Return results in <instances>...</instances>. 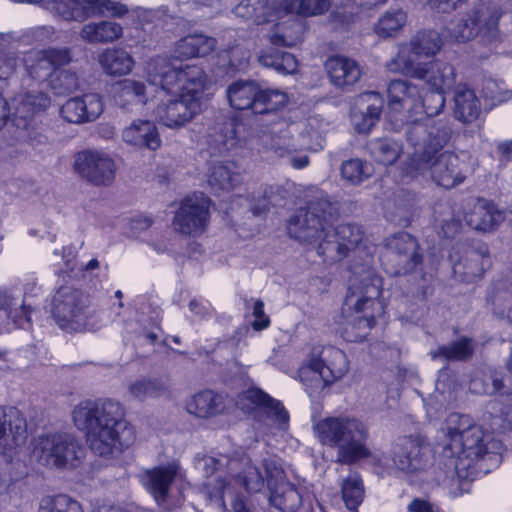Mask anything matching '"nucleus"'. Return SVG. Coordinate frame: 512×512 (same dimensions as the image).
Wrapping results in <instances>:
<instances>
[{
    "mask_svg": "<svg viewBox=\"0 0 512 512\" xmlns=\"http://www.w3.org/2000/svg\"><path fill=\"white\" fill-rule=\"evenodd\" d=\"M452 137V128L444 121L411 119L406 139L414 148L407 169L412 176L429 174L438 186L454 188L473 172L469 157L450 151L441 153Z\"/></svg>",
    "mask_w": 512,
    "mask_h": 512,
    "instance_id": "nucleus-1",
    "label": "nucleus"
},
{
    "mask_svg": "<svg viewBox=\"0 0 512 512\" xmlns=\"http://www.w3.org/2000/svg\"><path fill=\"white\" fill-rule=\"evenodd\" d=\"M124 416L122 405L110 399L84 400L72 411L74 425L85 432L91 450L103 457L119 454L134 443L135 431Z\"/></svg>",
    "mask_w": 512,
    "mask_h": 512,
    "instance_id": "nucleus-2",
    "label": "nucleus"
},
{
    "mask_svg": "<svg viewBox=\"0 0 512 512\" xmlns=\"http://www.w3.org/2000/svg\"><path fill=\"white\" fill-rule=\"evenodd\" d=\"M314 433L321 444L337 449V463L352 465L364 459H372L375 465L385 467L382 459L373 455L368 446V425L358 418L326 417L314 425Z\"/></svg>",
    "mask_w": 512,
    "mask_h": 512,
    "instance_id": "nucleus-3",
    "label": "nucleus"
},
{
    "mask_svg": "<svg viewBox=\"0 0 512 512\" xmlns=\"http://www.w3.org/2000/svg\"><path fill=\"white\" fill-rule=\"evenodd\" d=\"M149 82L159 85L170 94H180L202 103V94L208 84L204 69L198 65L176 66L164 56L150 59L146 64Z\"/></svg>",
    "mask_w": 512,
    "mask_h": 512,
    "instance_id": "nucleus-4",
    "label": "nucleus"
},
{
    "mask_svg": "<svg viewBox=\"0 0 512 512\" xmlns=\"http://www.w3.org/2000/svg\"><path fill=\"white\" fill-rule=\"evenodd\" d=\"M382 292V278L370 267L355 272L349 293L343 306V313H349L351 322L359 329H370L376 318L384 313L385 305L379 299Z\"/></svg>",
    "mask_w": 512,
    "mask_h": 512,
    "instance_id": "nucleus-5",
    "label": "nucleus"
},
{
    "mask_svg": "<svg viewBox=\"0 0 512 512\" xmlns=\"http://www.w3.org/2000/svg\"><path fill=\"white\" fill-rule=\"evenodd\" d=\"M401 68L393 67L394 73H400L407 77L422 80L433 91L427 97L431 98L435 105H426L425 114L427 119H432L438 115L445 106L444 94L451 90L456 82V73L454 67L441 59H435L429 62H412L406 54H402L398 59Z\"/></svg>",
    "mask_w": 512,
    "mask_h": 512,
    "instance_id": "nucleus-6",
    "label": "nucleus"
},
{
    "mask_svg": "<svg viewBox=\"0 0 512 512\" xmlns=\"http://www.w3.org/2000/svg\"><path fill=\"white\" fill-rule=\"evenodd\" d=\"M502 11L497 6L479 5L456 17L445 29V37L456 43H468L476 38L485 44L501 40L499 20Z\"/></svg>",
    "mask_w": 512,
    "mask_h": 512,
    "instance_id": "nucleus-7",
    "label": "nucleus"
},
{
    "mask_svg": "<svg viewBox=\"0 0 512 512\" xmlns=\"http://www.w3.org/2000/svg\"><path fill=\"white\" fill-rule=\"evenodd\" d=\"M338 216L337 208L324 197L299 209L289 221L288 232L301 243L314 245L330 237V227Z\"/></svg>",
    "mask_w": 512,
    "mask_h": 512,
    "instance_id": "nucleus-8",
    "label": "nucleus"
},
{
    "mask_svg": "<svg viewBox=\"0 0 512 512\" xmlns=\"http://www.w3.org/2000/svg\"><path fill=\"white\" fill-rule=\"evenodd\" d=\"M345 353L334 347H315L307 366L300 370L302 380L311 376L315 388H324L341 379L348 371Z\"/></svg>",
    "mask_w": 512,
    "mask_h": 512,
    "instance_id": "nucleus-9",
    "label": "nucleus"
},
{
    "mask_svg": "<svg viewBox=\"0 0 512 512\" xmlns=\"http://www.w3.org/2000/svg\"><path fill=\"white\" fill-rule=\"evenodd\" d=\"M72 61V51L67 47H50L32 50L24 55L25 76L23 84L26 91H37L34 86L46 85L56 69L68 65Z\"/></svg>",
    "mask_w": 512,
    "mask_h": 512,
    "instance_id": "nucleus-10",
    "label": "nucleus"
},
{
    "mask_svg": "<svg viewBox=\"0 0 512 512\" xmlns=\"http://www.w3.org/2000/svg\"><path fill=\"white\" fill-rule=\"evenodd\" d=\"M33 455L47 467H75L84 456V448L74 436L46 435L36 439Z\"/></svg>",
    "mask_w": 512,
    "mask_h": 512,
    "instance_id": "nucleus-11",
    "label": "nucleus"
},
{
    "mask_svg": "<svg viewBox=\"0 0 512 512\" xmlns=\"http://www.w3.org/2000/svg\"><path fill=\"white\" fill-rule=\"evenodd\" d=\"M52 315L61 329L80 331L90 315L89 299L79 289L62 286L53 297Z\"/></svg>",
    "mask_w": 512,
    "mask_h": 512,
    "instance_id": "nucleus-12",
    "label": "nucleus"
},
{
    "mask_svg": "<svg viewBox=\"0 0 512 512\" xmlns=\"http://www.w3.org/2000/svg\"><path fill=\"white\" fill-rule=\"evenodd\" d=\"M50 98L43 91H21L12 100L14 125L23 131L22 138L32 145L42 143L43 135L32 126L34 116L50 106Z\"/></svg>",
    "mask_w": 512,
    "mask_h": 512,
    "instance_id": "nucleus-13",
    "label": "nucleus"
},
{
    "mask_svg": "<svg viewBox=\"0 0 512 512\" xmlns=\"http://www.w3.org/2000/svg\"><path fill=\"white\" fill-rule=\"evenodd\" d=\"M421 260L418 243L410 234L398 233L386 240L382 262L389 274H407L413 271Z\"/></svg>",
    "mask_w": 512,
    "mask_h": 512,
    "instance_id": "nucleus-14",
    "label": "nucleus"
},
{
    "mask_svg": "<svg viewBox=\"0 0 512 512\" xmlns=\"http://www.w3.org/2000/svg\"><path fill=\"white\" fill-rule=\"evenodd\" d=\"M263 466L270 491V504L282 512H296L302 504V494L298 487L284 479V471L276 459H265Z\"/></svg>",
    "mask_w": 512,
    "mask_h": 512,
    "instance_id": "nucleus-15",
    "label": "nucleus"
},
{
    "mask_svg": "<svg viewBox=\"0 0 512 512\" xmlns=\"http://www.w3.org/2000/svg\"><path fill=\"white\" fill-rule=\"evenodd\" d=\"M28 438L24 414L13 406H0V459L9 463Z\"/></svg>",
    "mask_w": 512,
    "mask_h": 512,
    "instance_id": "nucleus-16",
    "label": "nucleus"
},
{
    "mask_svg": "<svg viewBox=\"0 0 512 512\" xmlns=\"http://www.w3.org/2000/svg\"><path fill=\"white\" fill-rule=\"evenodd\" d=\"M75 172L85 181L97 187L110 186L116 175V164L107 153L99 150H83L75 155Z\"/></svg>",
    "mask_w": 512,
    "mask_h": 512,
    "instance_id": "nucleus-17",
    "label": "nucleus"
},
{
    "mask_svg": "<svg viewBox=\"0 0 512 512\" xmlns=\"http://www.w3.org/2000/svg\"><path fill=\"white\" fill-rule=\"evenodd\" d=\"M209 215L207 197L202 194L187 197L182 200L175 212L172 221L173 229L179 234L197 237L206 230Z\"/></svg>",
    "mask_w": 512,
    "mask_h": 512,
    "instance_id": "nucleus-18",
    "label": "nucleus"
},
{
    "mask_svg": "<svg viewBox=\"0 0 512 512\" xmlns=\"http://www.w3.org/2000/svg\"><path fill=\"white\" fill-rule=\"evenodd\" d=\"M202 470L208 480L203 484V494L207 499L215 504L219 509L225 510L224 495L230 492V486L221 474H217L215 478H211L214 473H219L227 469L228 472L234 473L239 462L235 459H229L227 456L220 457L206 456L201 461Z\"/></svg>",
    "mask_w": 512,
    "mask_h": 512,
    "instance_id": "nucleus-19",
    "label": "nucleus"
},
{
    "mask_svg": "<svg viewBox=\"0 0 512 512\" xmlns=\"http://www.w3.org/2000/svg\"><path fill=\"white\" fill-rule=\"evenodd\" d=\"M363 238L361 228L356 224H340L330 227V237L319 243L317 254L327 262L340 261L352 251Z\"/></svg>",
    "mask_w": 512,
    "mask_h": 512,
    "instance_id": "nucleus-20",
    "label": "nucleus"
},
{
    "mask_svg": "<svg viewBox=\"0 0 512 512\" xmlns=\"http://www.w3.org/2000/svg\"><path fill=\"white\" fill-rule=\"evenodd\" d=\"M161 101L153 111L155 119L170 129H179L190 123L202 110V103L180 94Z\"/></svg>",
    "mask_w": 512,
    "mask_h": 512,
    "instance_id": "nucleus-21",
    "label": "nucleus"
},
{
    "mask_svg": "<svg viewBox=\"0 0 512 512\" xmlns=\"http://www.w3.org/2000/svg\"><path fill=\"white\" fill-rule=\"evenodd\" d=\"M243 124L235 119H227L210 128L206 144L211 155H225L245 145Z\"/></svg>",
    "mask_w": 512,
    "mask_h": 512,
    "instance_id": "nucleus-22",
    "label": "nucleus"
},
{
    "mask_svg": "<svg viewBox=\"0 0 512 512\" xmlns=\"http://www.w3.org/2000/svg\"><path fill=\"white\" fill-rule=\"evenodd\" d=\"M422 91L423 88L409 80H392L387 87L389 106L396 111H406L411 116L425 113L427 104L422 103Z\"/></svg>",
    "mask_w": 512,
    "mask_h": 512,
    "instance_id": "nucleus-23",
    "label": "nucleus"
},
{
    "mask_svg": "<svg viewBox=\"0 0 512 512\" xmlns=\"http://www.w3.org/2000/svg\"><path fill=\"white\" fill-rule=\"evenodd\" d=\"M442 45V38L437 31L432 29L419 31L410 39L409 43L400 47L396 57L389 61L386 67L391 72H394L393 67L401 68L398 59L403 53L412 62H418L417 60L422 57H433L441 50Z\"/></svg>",
    "mask_w": 512,
    "mask_h": 512,
    "instance_id": "nucleus-24",
    "label": "nucleus"
},
{
    "mask_svg": "<svg viewBox=\"0 0 512 512\" xmlns=\"http://www.w3.org/2000/svg\"><path fill=\"white\" fill-rule=\"evenodd\" d=\"M427 446L420 436L399 438L392 449L395 467L404 472H415L425 465Z\"/></svg>",
    "mask_w": 512,
    "mask_h": 512,
    "instance_id": "nucleus-25",
    "label": "nucleus"
},
{
    "mask_svg": "<svg viewBox=\"0 0 512 512\" xmlns=\"http://www.w3.org/2000/svg\"><path fill=\"white\" fill-rule=\"evenodd\" d=\"M496 448L498 443L489 434H485L481 426L475 424L449 450L455 456L478 460L486 455L491 457L495 454L492 449Z\"/></svg>",
    "mask_w": 512,
    "mask_h": 512,
    "instance_id": "nucleus-26",
    "label": "nucleus"
},
{
    "mask_svg": "<svg viewBox=\"0 0 512 512\" xmlns=\"http://www.w3.org/2000/svg\"><path fill=\"white\" fill-rule=\"evenodd\" d=\"M492 260L488 248L484 245L467 249L454 263V275L461 281L473 283L481 279L491 267Z\"/></svg>",
    "mask_w": 512,
    "mask_h": 512,
    "instance_id": "nucleus-27",
    "label": "nucleus"
},
{
    "mask_svg": "<svg viewBox=\"0 0 512 512\" xmlns=\"http://www.w3.org/2000/svg\"><path fill=\"white\" fill-rule=\"evenodd\" d=\"M103 112L102 99L98 94L89 93L67 100L61 107L62 117L75 124L96 120Z\"/></svg>",
    "mask_w": 512,
    "mask_h": 512,
    "instance_id": "nucleus-28",
    "label": "nucleus"
},
{
    "mask_svg": "<svg viewBox=\"0 0 512 512\" xmlns=\"http://www.w3.org/2000/svg\"><path fill=\"white\" fill-rule=\"evenodd\" d=\"M242 410H251L252 405L260 406L264 414L273 424L284 426L288 423L289 415L280 401L271 398L267 393L258 388H250L244 391L237 402Z\"/></svg>",
    "mask_w": 512,
    "mask_h": 512,
    "instance_id": "nucleus-29",
    "label": "nucleus"
},
{
    "mask_svg": "<svg viewBox=\"0 0 512 512\" xmlns=\"http://www.w3.org/2000/svg\"><path fill=\"white\" fill-rule=\"evenodd\" d=\"M179 474V464L177 462H170L146 470L142 474V481L158 504L163 505L168 497L171 484Z\"/></svg>",
    "mask_w": 512,
    "mask_h": 512,
    "instance_id": "nucleus-30",
    "label": "nucleus"
},
{
    "mask_svg": "<svg viewBox=\"0 0 512 512\" xmlns=\"http://www.w3.org/2000/svg\"><path fill=\"white\" fill-rule=\"evenodd\" d=\"M267 36L274 46L292 47L302 41L305 23L296 14H281Z\"/></svg>",
    "mask_w": 512,
    "mask_h": 512,
    "instance_id": "nucleus-31",
    "label": "nucleus"
},
{
    "mask_svg": "<svg viewBox=\"0 0 512 512\" xmlns=\"http://www.w3.org/2000/svg\"><path fill=\"white\" fill-rule=\"evenodd\" d=\"M504 213L493 202L476 199L465 214L466 223L473 229L483 232L493 231L504 221Z\"/></svg>",
    "mask_w": 512,
    "mask_h": 512,
    "instance_id": "nucleus-32",
    "label": "nucleus"
},
{
    "mask_svg": "<svg viewBox=\"0 0 512 512\" xmlns=\"http://www.w3.org/2000/svg\"><path fill=\"white\" fill-rule=\"evenodd\" d=\"M123 141L140 149L155 151L161 146V138L156 125L150 120H133L122 130Z\"/></svg>",
    "mask_w": 512,
    "mask_h": 512,
    "instance_id": "nucleus-33",
    "label": "nucleus"
},
{
    "mask_svg": "<svg viewBox=\"0 0 512 512\" xmlns=\"http://www.w3.org/2000/svg\"><path fill=\"white\" fill-rule=\"evenodd\" d=\"M227 408V398L210 389L194 394L186 402L188 413L204 419L223 414Z\"/></svg>",
    "mask_w": 512,
    "mask_h": 512,
    "instance_id": "nucleus-34",
    "label": "nucleus"
},
{
    "mask_svg": "<svg viewBox=\"0 0 512 512\" xmlns=\"http://www.w3.org/2000/svg\"><path fill=\"white\" fill-rule=\"evenodd\" d=\"M30 322V309L24 302L19 303L7 289L0 290V331L10 327L23 328Z\"/></svg>",
    "mask_w": 512,
    "mask_h": 512,
    "instance_id": "nucleus-35",
    "label": "nucleus"
},
{
    "mask_svg": "<svg viewBox=\"0 0 512 512\" xmlns=\"http://www.w3.org/2000/svg\"><path fill=\"white\" fill-rule=\"evenodd\" d=\"M325 67L333 85L340 88L354 85L362 75L358 63L344 56L329 58Z\"/></svg>",
    "mask_w": 512,
    "mask_h": 512,
    "instance_id": "nucleus-36",
    "label": "nucleus"
},
{
    "mask_svg": "<svg viewBox=\"0 0 512 512\" xmlns=\"http://www.w3.org/2000/svg\"><path fill=\"white\" fill-rule=\"evenodd\" d=\"M382 104V98L377 92H366L359 96L358 105L366 106V110L353 112L352 121L358 133H368L379 121Z\"/></svg>",
    "mask_w": 512,
    "mask_h": 512,
    "instance_id": "nucleus-37",
    "label": "nucleus"
},
{
    "mask_svg": "<svg viewBox=\"0 0 512 512\" xmlns=\"http://www.w3.org/2000/svg\"><path fill=\"white\" fill-rule=\"evenodd\" d=\"M123 35L121 24L111 20L89 22L82 26L79 37L88 44H110L119 40Z\"/></svg>",
    "mask_w": 512,
    "mask_h": 512,
    "instance_id": "nucleus-38",
    "label": "nucleus"
},
{
    "mask_svg": "<svg viewBox=\"0 0 512 512\" xmlns=\"http://www.w3.org/2000/svg\"><path fill=\"white\" fill-rule=\"evenodd\" d=\"M98 63L103 71L110 76L129 74L134 67L132 55L124 48H106L98 55Z\"/></svg>",
    "mask_w": 512,
    "mask_h": 512,
    "instance_id": "nucleus-39",
    "label": "nucleus"
},
{
    "mask_svg": "<svg viewBox=\"0 0 512 512\" xmlns=\"http://www.w3.org/2000/svg\"><path fill=\"white\" fill-rule=\"evenodd\" d=\"M207 177L209 186L216 193L230 191L241 182L240 174L234 162L217 161L212 163Z\"/></svg>",
    "mask_w": 512,
    "mask_h": 512,
    "instance_id": "nucleus-40",
    "label": "nucleus"
},
{
    "mask_svg": "<svg viewBox=\"0 0 512 512\" xmlns=\"http://www.w3.org/2000/svg\"><path fill=\"white\" fill-rule=\"evenodd\" d=\"M258 93V84L248 80L235 81L226 91L231 107L237 110L251 109L253 113Z\"/></svg>",
    "mask_w": 512,
    "mask_h": 512,
    "instance_id": "nucleus-41",
    "label": "nucleus"
},
{
    "mask_svg": "<svg viewBox=\"0 0 512 512\" xmlns=\"http://www.w3.org/2000/svg\"><path fill=\"white\" fill-rule=\"evenodd\" d=\"M217 41L202 34H193L181 38L175 44V55L178 58L203 57L212 52Z\"/></svg>",
    "mask_w": 512,
    "mask_h": 512,
    "instance_id": "nucleus-42",
    "label": "nucleus"
},
{
    "mask_svg": "<svg viewBox=\"0 0 512 512\" xmlns=\"http://www.w3.org/2000/svg\"><path fill=\"white\" fill-rule=\"evenodd\" d=\"M510 378L498 371L481 373L474 376L470 381V390L475 394L494 395L497 393L510 395L512 391L508 389Z\"/></svg>",
    "mask_w": 512,
    "mask_h": 512,
    "instance_id": "nucleus-43",
    "label": "nucleus"
},
{
    "mask_svg": "<svg viewBox=\"0 0 512 512\" xmlns=\"http://www.w3.org/2000/svg\"><path fill=\"white\" fill-rule=\"evenodd\" d=\"M455 118L464 123L476 120L481 112L480 101L475 92L466 86L458 87L454 95Z\"/></svg>",
    "mask_w": 512,
    "mask_h": 512,
    "instance_id": "nucleus-44",
    "label": "nucleus"
},
{
    "mask_svg": "<svg viewBox=\"0 0 512 512\" xmlns=\"http://www.w3.org/2000/svg\"><path fill=\"white\" fill-rule=\"evenodd\" d=\"M130 398L138 401L157 399L166 396L169 392L168 385L159 378H140L127 386Z\"/></svg>",
    "mask_w": 512,
    "mask_h": 512,
    "instance_id": "nucleus-45",
    "label": "nucleus"
},
{
    "mask_svg": "<svg viewBox=\"0 0 512 512\" xmlns=\"http://www.w3.org/2000/svg\"><path fill=\"white\" fill-rule=\"evenodd\" d=\"M474 345L471 338L462 337L447 345L439 346L436 350L430 352L432 359H442L445 361H464L472 357Z\"/></svg>",
    "mask_w": 512,
    "mask_h": 512,
    "instance_id": "nucleus-46",
    "label": "nucleus"
},
{
    "mask_svg": "<svg viewBox=\"0 0 512 512\" xmlns=\"http://www.w3.org/2000/svg\"><path fill=\"white\" fill-rule=\"evenodd\" d=\"M368 148L372 158L386 166L394 164L402 153L401 144L390 138L372 140Z\"/></svg>",
    "mask_w": 512,
    "mask_h": 512,
    "instance_id": "nucleus-47",
    "label": "nucleus"
},
{
    "mask_svg": "<svg viewBox=\"0 0 512 512\" xmlns=\"http://www.w3.org/2000/svg\"><path fill=\"white\" fill-rule=\"evenodd\" d=\"M258 60L263 66L273 68L277 72L283 74L294 73L298 66L294 55L274 48L262 51Z\"/></svg>",
    "mask_w": 512,
    "mask_h": 512,
    "instance_id": "nucleus-48",
    "label": "nucleus"
},
{
    "mask_svg": "<svg viewBox=\"0 0 512 512\" xmlns=\"http://www.w3.org/2000/svg\"><path fill=\"white\" fill-rule=\"evenodd\" d=\"M285 14L297 16H316L324 14L330 8V0H281Z\"/></svg>",
    "mask_w": 512,
    "mask_h": 512,
    "instance_id": "nucleus-49",
    "label": "nucleus"
},
{
    "mask_svg": "<svg viewBox=\"0 0 512 512\" xmlns=\"http://www.w3.org/2000/svg\"><path fill=\"white\" fill-rule=\"evenodd\" d=\"M476 423L473 419L464 414L452 413L445 422V435L447 438L446 447L450 449L456 442L460 441L462 436L466 434Z\"/></svg>",
    "mask_w": 512,
    "mask_h": 512,
    "instance_id": "nucleus-50",
    "label": "nucleus"
},
{
    "mask_svg": "<svg viewBox=\"0 0 512 512\" xmlns=\"http://www.w3.org/2000/svg\"><path fill=\"white\" fill-rule=\"evenodd\" d=\"M288 102V96L285 92L266 89L262 90L259 87L255 103L254 114H266L282 109Z\"/></svg>",
    "mask_w": 512,
    "mask_h": 512,
    "instance_id": "nucleus-51",
    "label": "nucleus"
},
{
    "mask_svg": "<svg viewBox=\"0 0 512 512\" xmlns=\"http://www.w3.org/2000/svg\"><path fill=\"white\" fill-rule=\"evenodd\" d=\"M342 499L349 510H356L364 498V487L357 473L349 474L341 485Z\"/></svg>",
    "mask_w": 512,
    "mask_h": 512,
    "instance_id": "nucleus-52",
    "label": "nucleus"
},
{
    "mask_svg": "<svg viewBox=\"0 0 512 512\" xmlns=\"http://www.w3.org/2000/svg\"><path fill=\"white\" fill-rule=\"evenodd\" d=\"M373 169L370 163L360 158L346 160L341 165L342 178L352 185H358L371 177Z\"/></svg>",
    "mask_w": 512,
    "mask_h": 512,
    "instance_id": "nucleus-53",
    "label": "nucleus"
},
{
    "mask_svg": "<svg viewBox=\"0 0 512 512\" xmlns=\"http://www.w3.org/2000/svg\"><path fill=\"white\" fill-rule=\"evenodd\" d=\"M117 101L124 106L127 103H145L146 86L143 82L134 79H125L119 83L116 92Z\"/></svg>",
    "mask_w": 512,
    "mask_h": 512,
    "instance_id": "nucleus-54",
    "label": "nucleus"
},
{
    "mask_svg": "<svg viewBox=\"0 0 512 512\" xmlns=\"http://www.w3.org/2000/svg\"><path fill=\"white\" fill-rule=\"evenodd\" d=\"M78 85L77 74L71 70L62 69L61 67L56 69L54 75L45 86L49 87L57 95H66L75 91Z\"/></svg>",
    "mask_w": 512,
    "mask_h": 512,
    "instance_id": "nucleus-55",
    "label": "nucleus"
},
{
    "mask_svg": "<svg viewBox=\"0 0 512 512\" xmlns=\"http://www.w3.org/2000/svg\"><path fill=\"white\" fill-rule=\"evenodd\" d=\"M281 0H252L253 3V17L252 21L255 24H264L273 21L274 17H279L285 14Z\"/></svg>",
    "mask_w": 512,
    "mask_h": 512,
    "instance_id": "nucleus-56",
    "label": "nucleus"
},
{
    "mask_svg": "<svg viewBox=\"0 0 512 512\" xmlns=\"http://www.w3.org/2000/svg\"><path fill=\"white\" fill-rule=\"evenodd\" d=\"M38 512H83V510L76 500L67 495H56L44 497Z\"/></svg>",
    "mask_w": 512,
    "mask_h": 512,
    "instance_id": "nucleus-57",
    "label": "nucleus"
},
{
    "mask_svg": "<svg viewBox=\"0 0 512 512\" xmlns=\"http://www.w3.org/2000/svg\"><path fill=\"white\" fill-rule=\"evenodd\" d=\"M406 23V14L402 10L387 12L383 15L376 27L375 32L380 37L394 36Z\"/></svg>",
    "mask_w": 512,
    "mask_h": 512,
    "instance_id": "nucleus-58",
    "label": "nucleus"
},
{
    "mask_svg": "<svg viewBox=\"0 0 512 512\" xmlns=\"http://www.w3.org/2000/svg\"><path fill=\"white\" fill-rule=\"evenodd\" d=\"M286 197V191L279 185H266L259 191V203L253 208L254 214H259L269 205L279 206Z\"/></svg>",
    "mask_w": 512,
    "mask_h": 512,
    "instance_id": "nucleus-59",
    "label": "nucleus"
},
{
    "mask_svg": "<svg viewBox=\"0 0 512 512\" xmlns=\"http://www.w3.org/2000/svg\"><path fill=\"white\" fill-rule=\"evenodd\" d=\"M249 492H259L264 487V477L260 473L259 469L251 464H246L243 474L236 476Z\"/></svg>",
    "mask_w": 512,
    "mask_h": 512,
    "instance_id": "nucleus-60",
    "label": "nucleus"
},
{
    "mask_svg": "<svg viewBox=\"0 0 512 512\" xmlns=\"http://www.w3.org/2000/svg\"><path fill=\"white\" fill-rule=\"evenodd\" d=\"M490 299L495 308L506 311V316L512 323V281L505 291L497 290Z\"/></svg>",
    "mask_w": 512,
    "mask_h": 512,
    "instance_id": "nucleus-61",
    "label": "nucleus"
},
{
    "mask_svg": "<svg viewBox=\"0 0 512 512\" xmlns=\"http://www.w3.org/2000/svg\"><path fill=\"white\" fill-rule=\"evenodd\" d=\"M55 31L51 26H39L27 30L24 36L27 44H45L54 39Z\"/></svg>",
    "mask_w": 512,
    "mask_h": 512,
    "instance_id": "nucleus-62",
    "label": "nucleus"
},
{
    "mask_svg": "<svg viewBox=\"0 0 512 512\" xmlns=\"http://www.w3.org/2000/svg\"><path fill=\"white\" fill-rule=\"evenodd\" d=\"M483 94L486 98L496 102L502 103L512 98V91H504L498 87L494 80H486L483 85Z\"/></svg>",
    "mask_w": 512,
    "mask_h": 512,
    "instance_id": "nucleus-63",
    "label": "nucleus"
},
{
    "mask_svg": "<svg viewBox=\"0 0 512 512\" xmlns=\"http://www.w3.org/2000/svg\"><path fill=\"white\" fill-rule=\"evenodd\" d=\"M18 64V58L15 52L1 50L0 51V80L9 78L14 72Z\"/></svg>",
    "mask_w": 512,
    "mask_h": 512,
    "instance_id": "nucleus-64",
    "label": "nucleus"
}]
</instances>
